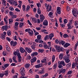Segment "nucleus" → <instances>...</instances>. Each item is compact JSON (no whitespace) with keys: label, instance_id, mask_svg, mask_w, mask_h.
Wrapping results in <instances>:
<instances>
[{"label":"nucleus","instance_id":"obj_1","mask_svg":"<svg viewBox=\"0 0 78 78\" xmlns=\"http://www.w3.org/2000/svg\"><path fill=\"white\" fill-rule=\"evenodd\" d=\"M21 74L22 75L20 78H25V77H24L23 76H24L25 74V69L24 67H22L20 70Z\"/></svg>","mask_w":78,"mask_h":78},{"label":"nucleus","instance_id":"obj_2","mask_svg":"<svg viewBox=\"0 0 78 78\" xmlns=\"http://www.w3.org/2000/svg\"><path fill=\"white\" fill-rule=\"evenodd\" d=\"M55 48L56 49L58 52H60L62 51H63V48L62 47H60V46H58L57 45H55Z\"/></svg>","mask_w":78,"mask_h":78},{"label":"nucleus","instance_id":"obj_3","mask_svg":"<svg viewBox=\"0 0 78 78\" xmlns=\"http://www.w3.org/2000/svg\"><path fill=\"white\" fill-rule=\"evenodd\" d=\"M63 66H66V64L65 63V62H64V61H61L58 65V67L60 68L61 69V68H62V65Z\"/></svg>","mask_w":78,"mask_h":78},{"label":"nucleus","instance_id":"obj_4","mask_svg":"<svg viewBox=\"0 0 78 78\" xmlns=\"http://www.w3.org/2000/svg\"><path fill=\"white\" fill-rule=\"evenodd\" d=\"M72 13L75 16H76V15H78V11H77V9H73L72 11Z\"/></svg>","mask_w":78,"mask_h":78},{"label":"nucleus","instance_id":"obj_5","mask_svg":"<svg viewBox=\"0 0 78 78\" xmlns=\"http://www.w3.org/2000/svg\"><path fill=\"white\" fill-rule=\"evenodd\" d=\"M35 67L37 69H39V68L42 67H44V64L42 63H41L38 65H35Z\"/></svg>","mask_w":78,"mask_h":78},{"label":"nucleus","instance_id":"obj_6","mask_svg":"<svg viewBox=\"0 0 78 78\" xmlns=\"http://www.w3.org/2000/svg\"><path fill=\"white\" fill-rule=\"evenodd\" d=\"M63 58L66 62L68 63L70 62V60H69V57H67V56H65L64 58Z\"/></svg>","mask_w":78,"mask_h":78},{"label":"nucleus","instance_id":"obj_7","mask_svg":"<svg viewBox=\"0 0 78 78\" xmlns=\"http://www.w3.org/2000/svg\"><path fill=\"white\" fill-rule=\"evenodd\" d=\"M10 44L11 45H12V46L15 47L17 44V43L16 41L14 42L13 41H12L10 42Z\"/></svg>","mask_w":78,"mask_h":78},{"label":"nucleus","instance_id":"obj_8","mask_svg":"<svg viewBox=\"0 0 78 78\" xmlns=\"http://www.w3.org/2000/svg\"><path fill=\"white\" fill-rule=\"evenodd\" d=\"M61 7H57L56 12L57 14H61Z\"/></svg>","mask_w":78,"mask_h":78},{"label":"nucleus","instance_id":"obj_9","mask_svg":"<svg viewBox=\"0 0 78 78\" xmlns=\"http://www.w3.org/2000/svg\"><path fill=\"white\" fill-rule=\"evenodd\" d=\"M25 50L28 53H31L32 52V49L26 47Z\"/></svg>","mask_w":78,"mask_h":78},{"label":"nucleus","instance_id":"obj_10","mask_svg":"<svg viewBox=\"0 0 78 78\" xmlns=\"http://www.w3.org/2000/svg\"><path fill=\"white\" fill-rule=\"evenodd\" d=\"M42 70L41 71H39L38 72V74H39L41 75V74H43V73H44L45 72V71H44V68H42Z\"/></svg>","mask_w":78,"mask_h":78},{"label":"nucleus","instance_id":"obj_11","mask_svg":"<svg viewBox=\"0 0 78 78\" xmlns=\"http://www.w3.org/2000/svg\"><path fill=\"white\" fill-rule=\"evenodd\" d=\"M66 69H60V71L59 72V74H61V73H66Z\"/></svg>","mask_w":78,"mask_h":78},{"label":"nucleus","instance_id":"obj_12","mask_svg":"<svg viewBox=\"0 0 78 78\" xmlns=\"http://www.w3.org/2000/svg\"><path fill=\"white\" fill-rule=\"evenodd\" d=\"M8 2L10 3L11 5H14L15 4V1L12 0H7Z\"/></svg>","mask_w":78,"mask_h":78},{"label":"nucleus","instance_id":"obj_13","mask_svg":"<svg viewBox=\"0 0 78 78\" xmlns=\"http://www.w3.org/2000/svg\"><path fill=\"white\" fill-rule=\"evenodd\" d=\"M37 58L36 57H34L33 59H32L30 60V62L31 63H33L36 61V59Z\"/></svg>","mask_w":78,"mask_h":78},{"label":"nucleus","instance_id":"obj_14","mask_svg":"<svg viewBox=\"0 0 78 78\" xmlns=\"http://www.w3.org/2000/svg\"><path fill=\"white\" fill-rule=\"evenodd\" d=\"M38 55V53L37 52H34L33 53L31 54V56L32 57H34L36 56H37Z\"/></svg>","mask_w":78,"mask_h":78},{"label":"nucleus","instance_id":"obj_15","mask_svg":"<svg viewBox=\"0 0 78 78\" xmlns=\"http://www.w3.org/2000/svg\"><path fill=\"white\" fill-rule=\"evenodd\" d=\"M2 30L3 31H4L5 30H7L8 28V27L7 25H5V26H2Z\"/></svg>","mask_w":78,"mask_h":78},{"label":"nucleus","instance_id":"obj_16","mask_svg":"<svg viewBox=\"0 0 78 78\" xmlns=\"http://www.w3.org/2000/svg\"><path fill=\"white\" fill-rule=\"evenodd\" d=\"M43 24L44 26H47L48 25V21L46 20H44Z\"/></svg>","mask_w":78,"mask_h":78},{"label":"nucleus","instance_id":"obj_17","mask_svg":"<svg viewBox=\"0 0 78 78\" xmlns=\"http://www.w3.org/2000/svg\"><path fill=\"white\" fill-rule=\"evenodd\" d=\"M28 33L29 34L30 36H33V30L30 29V30H29L28 32Z\"/></svg>","mask_w":78,"mask_h":78},{"label":"nucleus","instance_id":"obj_18","mask_svg":"<svg viewBox=\"0 0 78 78\" xmlns=\"http://www.w3.org/2000/svg\"><path fill=\"white\" fill-rule=\"evenodd\" d=\"M20 51L22 53H23L25 51V50H24L23 48H20Z\"/></svg>","mask_w":78,"mask_h":78},{"label":"nucleus","instance_id":"obj_19","mask_svg":"<svg viewBox=\"0 0 78 78\" xmlns=\"http://www.w3.org/2000/svg\"><path fill=\"white\" fill-rule=\"evenodd\" d=\"M65 43H66V42H65V41L63 40H60L59 42V44H60V45L62 44V45H64V44H65Z\"/></svg>","mask_w":78,"mask_h":78},{"label":"nucleus","instance_id":"obj_20","mask_svg":"<svg viewBox=\"0 0 78 78\" xmlns=\"http://www.w3.org/2000/svg\"><path fill=\"white\" fill-rule=\"evenodd\" d=\"M5 36L3 34H1L0 38L4 40L5 38Z\"/></svg>","mask_w":78,"mask_h":78},{"label":"nucleus","instance_id":"obj_21","mask_svg":"<svg viewBox=\"0 0 78 78\" xmlns=\"http://www.w3.org/2000/svg\"><path fill=\"white\" fill-rule=\"evenodd\" d=\"M63 55L64 54L63 53H60L59 55V58L60 59H62L63 58Z\"/></svg>","mask_w":78,"mask_h":78},{"label":"nucleus","instance_id":"obj_22","mask_svg":"<svg viewBox=\"0 0 78 78\" xmlns=\"http://www.w3.org/2000/svg\"><path fill=\"white\" fill-rule=\"evenodd\" d=\"M40 17L41 20H44L45 17L44 16V15L41 14L40 15Z\"/></svg>","mask_w":78,"mask_h":78},{"label":"nucleus","instance_id":"obj_23","mask_svg":"<svg viewBox=\"0 0 78 78\" xmlns=\"http://www.w3.org/2000/svg\"><path fill=\"white\" fill-rule=\"evenodd\" d=\"M69 45H70V44L67 43H66L64 45V47L65 48H67L68 47H69Z\"/></svg>","mask_w":78,"mask_h":78},{"label":"nucleus","instance_id":"obj_24","mask_svg":"<svg viewBox=\"0 0 78 78\" xmlns=\"http://www.w3.org/2000/svg\"><path fill=\"white\" fill-rule=\"evenodd\" d=\"M47 58H45L44 59H42V60H41V62L42 63H45L46 62H47Z\"/></svg>","mask_w":78,"mask_h":78},{"label":"nucleus","instance_id":"obj_25","mask_svg":"<svg viewBox=\"0 0 78 78\" xmlns=\"http://www.w3.org/2000/svg\"><path fill=\"white\" fill-rule=\"evenodd\" d=\"M53 36V34H49V40H51Z\"/></svg>","mask_w":78,"mask_h":78},{"label":"nucleus","instance_id":"obj_26","mask_svg":"<svg viewBox=\"0 0 78 78\" xmlns=\"http://www.w3.org/2000/svg\"><path fill=\"white\" fill-rule=\"evenodd\" d=\"M30 5H27V7L26 8V12H28V10H30Z\"/></svg>","mask_w":78,"mask_h":78},{"label":"nucleus","instance_id":"obj_27","mask_svg":"<svg viewBox=\"0 0 78 78\" xmlns=\"http://www.w3.org/2000/svg\"><path fill=\"white\" fill-rule=\"evenodd\" d=\"M5 3H6V2L5 0H2V5H4V6H6V4Z\"/></svg>","mask_w":78,"mask_h":78},{"label":"nucleus","instance_id":"obj_28","mask_svg":"<svg viewBox=\"0 0 78 78\" xmlns=\"http://www.w3.org/2000/svg\"><path fill=\"white\" fill-rule=\"evenodd\" d=\"M47 39H50L49 36L48 35H46L44 37V40H45V41H47Z\"/></svg>","mask_w":78,"mask_h":78},{"label":"nucleus","instance_id":"obj_29","mask_svg":"<svg viewBox=\"0 0 78 78\" xmlns=\"http://www.w3.org/2000/svg\"><path fill=\"white\" fill-rule=\"evenodd\" d=\"M48 76V73H46L45 75L42 76V78H45V77H47V76Z\"/></svg>","mask_w":78,"mask_h":78},{"label":"nucleus","instance_id":"obj_30","mask_svg":"<svg viewBox=\"0 0 78 78\" xmlns=\"http://www.w3.org/2000/svg\"><path fill=\"white\" fill-rule=\"evenodd\" d=\"M7 34L8 36H11V30L8 31Z\"/></svg>","mask_w":78,"mask_h":78},{"label":"nucleus","instance_id":"obj_31","mask_svg":"<svg viewBox=\"0 0 78 78\" xmlns=\"http://www.w3.org/2000/svg\"><path fill=\"white\" fill-rule=\"evenodd\" d=\"M12 59L15 62H17V61L16 60V56H14L12 58Z\"/></svg>","mask_w":78,"mask_h":78},{"label":"nucleus","instance_id":"obj_32","mask_svg":"<svg viewBox=\"0 0 78 78\" xmlns=\"http://www.w3.org/2000/svg\"><path fill=\"white\" fill-rule=\"evenodd\" d=\"M6 48L7 51H9V50H10V48H9V46L6 45Z\"/></svg>","mask_w":78,"mask_h":78},{"label":"nucleus","instance_id":"obj_33","mask_svg":"<svg viewBox=\"0 0 78 78\" xmlns=\"http://www.w3.org/2000/svg\"><path fill=\"white\" fill-rule=\"evenodd\" d=\"M37 13L39 14H41V11L40 10V8L39 7L37 9Z\"/></svg>","mask_w":78,"mask_h":78},{"label":"nucleus","instance_id":"obj_34","mask_svg":"<svg viewBox=\"0 0 78 78\" xmlns=\"http://www.w3.org/2000/svg\"><path fill=\"white\" fill-rule=\"evenodd\" d=\"M63 36L64 38H66V37H69V36L66 34H64Z\"/></svg>","mask_w":78,"mask_h":78},{"label":"nucleus","instance_id":"obj_35","mask_svg":"<svg viewBox=\"0 0 78 78\" xmlns=\"http://www.w3.org/2000/svg\"><path fill=\"white\" fill-rule=\"evenodd\" d=\"M4 74L5 75H6V76H8V71H5L4 72Z\"/></svg>","mask_w":78,"mask_h":78},{"label":"nucleus","instance_id":"obj_36","mask_svg":"<svg viewBox=\"0 0 78 78\" xmlns=\"http://www.w3.org/2000/svg\"><path fill=\"white\" fill-rule=\"evenodd\" d=\"M41 35H38L37 36V39L39 41L41 39Z\"/></svg>","mask_w":78,"mask_h":78},{"label":"nucleus","instance_id":"obj_37","mask_svg":"<svg viewBox=\"0 0 78 78\" xmlns=\"http://www.w3.org/2000/svg\"><path fill=\"white\" fill-rule=\"evenodd\" d=\"M30 64H27L25 65V66L26 68H29V67H30Z\"/></svg>","mask_w":78,"mask_h":78},{"label":"nucleus","instance_id":"obj_38","mask_svg":"<svg viewBox=\"0 0 78 78\" xmlns=\"http://www.w3.org/2000/svg\"><path fill=\"white\" fill-rule=\"evenodd\" d=\"M38 51L39 53H40V52H41V53H43V52L44 51V49H39Z\"/></svg>","mask_w":78,"mask_h":78},{"label":"nucleus","instance_id":"obj_39","mask_svg":"<svg viewBox=\"0 0 78 78\" xmlns=\"http://www.w3.org/2000/svg\"><path fill=\"white\" fill-rule=\"evenodd\" d=\"M23 23H20V28H22V27H23Z\"/></svg>","mask_w":78,"mask_h":78},{"label":"nucleus","instance_id":"obj_40","mask_svg":"<svg viewBox=\"0 0 78 78\" xmlns=\"http://www.w3.org/2000/svg\"><path fill=\"white\" fill-rule=\"evenodd\" d=\"M52 62H54V61L55 59V55H53V56H52Z\"/></svg>","mask_w":78,"mask_h":78},{"label":"nucleus","instance_id":"obj_41","mask_svg":"<svg viewBox=\"0 0 78 78\" xmlns=\"http://www.w3.org/2000/svg\"><path fill=\"white\" fill-rule=\"evenodd\" d=\"M31 47L32 49L33 50H34V49H35V47H36V46L33 44V45L31 46Z\"/></svg>","mask_w":78,"mask_h":78},{"label":"nucleus","instance_id":"obj_42","mask_svg":"<svg viewBox=\"0 0 78 78\" xmlns=\"http://www.w3.org/2000/svg\"><path fill=\"white\" fill-rule=\"evenodd\" d=\"M57 67V63H55L54 65L53 69H55Z\"/></svg>","mask_w":78,"mask_h":78},{"label":"nucleus","instance_id":"obj_43","mask_svg":"<svg viewBox=\"0 0 78 78\" xmlns=\"http://www.w3.org/2000/svg\"><path fill=\"white\" fill-rule=\"evenodd\" d=\"M9 9L11 11H14V8H13V7H12L11 6L10 7H9Z\"/></svg>","mask_w":78,"mask_h":78},{"label":"nucleus","instance_id":"obj_44","mask_svg":"<svg viewBox=\"0 0 78 78\" xmlns=\"http://www.w3.org/2000/svg\"><path fill=\"white\" fill-rule=\"evenodd\" d=\"M9 66V64H6L4 65V67L5 68H6L8 67Z\"/></svg>","mask_w":78,"mask_h":78},{"label":"nucleus","instance_id":"obj_45","mask_svg":"<svg viewBox=\"0 0 78 78\" xmlns=\"http://www.w3.org/2000/svg\"><path fill=\"white\" fill-rule=\"evenodd\" d=\"M69 10H70V7L69 6H67L66 8V11L68 12L69 11Z\"/></svg>","mask_w":78,"mask_h":78},{"label":"nucleus","instance_id":"obj_46","mask_svg":"<svg viewBox=\"0 0 78 78\" xmlns=\"http://www.w3.org/2000/svg\"><path fill=\"white\" fill-rule=\"evenodd\" d=\"M53 15V13L51 12L49 13L48 14V16L49 17H51V16Z\"/></svg>","mask_w":78,"mask_h":78},{"label":"nucleus","instance_id":"obj_47","mask_svg":"<svg viewBox=\"0 0 78 78\" xmlns=\"http://www.w3.org/2000/svg\"><path fill=\"white\" fill-rule=\"evenodd\" d=\"M22 7L23 8V11H25V5H23Z\"/></svg>","mask_w":78,"mask_h":78},{"label":"nucleus","instance_id":"obj_48","mask_svg":"<svg viewBox=\"0 0 78 78\" xmlns=\"http://www.w3.org/2000/svg\"><path fill=\"white\" fill-rule=\"evenodd\" d=\"M72 72H73L72 71H69L68 72V75H70V74L72 73Z\"/></svg>","mask_w":78,"mask_h":78},{"label":"nucleus","instance_id":"obj_49","mask_svg":"<svg viewBox=\"0 0 78 78\" xmlns=\"http://www.w3.org/2000/svg\"><path fill=\"white\" fill-rule=\"evenodd\" d=\"M9 15H10L11 16H12L13 15V12H9Z\"/></svg>","mask_w":78,"mask_h":78},{"label":"nucleus","instance_id":"obj_50","mask_svg":"<svg viewBox=\"0 0 78 78\" xmlns=\"http://www.w3.org/2000/svg\"><path fill=\"white\" fill-rule=\"evenodd\" d=\"M18 25H19V23L17 22H16L15 23V26L16 27H18Z\"/></svg>","mask_w":78,"mask_h":78},{"label":"nucleus","instance_id":"obj_51","mask_svg":"<svg viewBox=\"0 0 78 78\" xmlns=\"http://www.w3.org/2000/svg\"><path fill=\"white\" fill-rule=\"evenodd\" d=\"M4 10H5V8H4V7L2 8L1 9V11L2 12H4Z\"/></svg>","mask_w":78,"mask_h":78},{"label":"nucleus","instance_id":"obj_52","mask_svg":"<svg viewBox=\"0 0 78 78\" xmlns=\"http://www.w3.org/2000/svg\"><path fill=\"white\" fill-rule=\"evenodd\" d=\"M30 29H27L25 30V31L26 32H29V31H30Z\"/></svg>","mask_w":78,"mask_h":78},{"label":"nucleus","instance_id":"obj_53","mask_svg":"<svg viewBox=\"0 0 78 78\" xmlns=\"http://www.w3.org/2000/svg\"><path fill=\"white\" fill-rule=\"evenodd\" d=\"M14 28L15 30H18V26H15L14 27Z\"/></svg>","mask_w":78,"mask_h":78},{"label":"nucleus","instance_id":"obj_54","mask_svg":"<svg viewBox=\"0 0 78 78\" xmlns=\"http://www.w3.org/2000/svg\"><path fill=\"white\" fill-rule=\"evenodd\" d=\"M75 63H73L72 65V67L73 69H74L75 68Z\"/></svg>","mask_w":78,"mask_h":78},{"label":"nucleus","instance_id":"obj_55","mask_svg":"<svg viewBox=\"0 0 78 78\" xmlns=\"http://www.w3.org/2000/svg\"><path fill=\"white\" fill-rule=\"evenodd\" d=\"M27 22H28V24H29V25H32V24H31V22H30V20H28Z\"/></svg>","mask_w":78,"mask_h":78},{"label":"nucleus","instance_id":"obj_56","mask_svg":"<svg viewBox=\"0 0 78 78\" xmlns=\"http://www.w3.org/2000/svg\"><path fill=\"white\" fill-rule=\"evenodd\" d=\"M12 19H14V18H16V15H13L12 16Z\"/></svg>","mask_w":78,"mask_h":78},{"label":"nucleus","instance_id":"obj_57","mask_svg":"<svg viewBox=\"0 0 78 78\" xmlns=\"http://www.w3.org/2000/svg\"><path fill=\"white\" fill-rule=\"evenodd\" d=\"M18 53V52H17V51H15L13 53V54H14V55H15V56H16V55H17Z\"/></svg>","mask_w":78,"mask_h":78},{"label":"nucleus","instance_id":"obj_58","mask_svg":"<svg viewBox=\"0 0 78 78\" xmlns=\"http://www.w3.org/2000/svg\"><path fill=\"white\" fill-rule=\"evenodd\" d=\"M55 42L56 44H58L59 43V41L58 39L55 40Z\"/></svg>","mask_w":78,"mask_h":78},{"label":"nucleus","instance_id":"obj_59","mask_svg":"<svg viewBox=\"0 0 78 78\" xmlns=\"http://www.w3.org/2000/svg\"><path fill=\"white\" fill-rule=\"evenodd\" d=\"M3 76H4V74H0V77H1V78H2Z\"/></svg>","mask_w":78,"mask_h":78},{"label":"nucleus","instance_id":"obj_60","mask_svg":"<svg viewBox=\"0 0 78 78\" xmlns=\"http://www.w3.org/2000/svg\"><path fill=\"white\" fill-rule=\"evenodd\" d=\"M27 59H28L29 60L31 59V56H30V55L27 56Z\"/></svg>","mask_w":78,"mask_h":78},{"label":"nucleus","instance_id":"obj_61","mask_svg":"<svg viewBox=\"0 0 78 78\" xmlns=\"http://www.w3.org/2000/svg\"><path fill=\"white\" fill-rule=\"evenodd\" d=\"M0 25H4L3 21H1V22H0Z\"/></svg>","mask_w":78,"mask_h":78},{"label":"nucleus","instance_id":"obj_62","mask_svg":"<svg viewBox=\"0 0 78 78\" xmlns=\"http://www.w3.org/2000/svg\"><path fill=\"white\" fill-rule=\"evenodd\" d=\"M24 41H25V42H28V40L27 38H25L24 39Z\"/></svg>","mask_w":78,"mask_h":78},{"label":"nucleus","instance_id":"obj_63","mask_svg":"<svg viewBox=\"0 0 78 78\" xmlns=\"http://www.w3.org/2000/svg\"><path fill=\"white\" fill-rule=\"evenodd\" d=\"M37 5L38 7L41 6V3H38L37 4Z\"/></svg>","mask_w":78,"mask_h":78},{"label":"nucleus","instance_id":"obj_64","mask_svg":"<svg viewBox=\"0 0 78 78\" xmlns=\"http://www.w3.org/2000/svg\"><path fill=\"white\" fill-rule=\"evenodd\" d=\"M13 78H17V75H15L13 77Z\"/></svg>","mask_w":78,"mask_h":78}]
</instances>
